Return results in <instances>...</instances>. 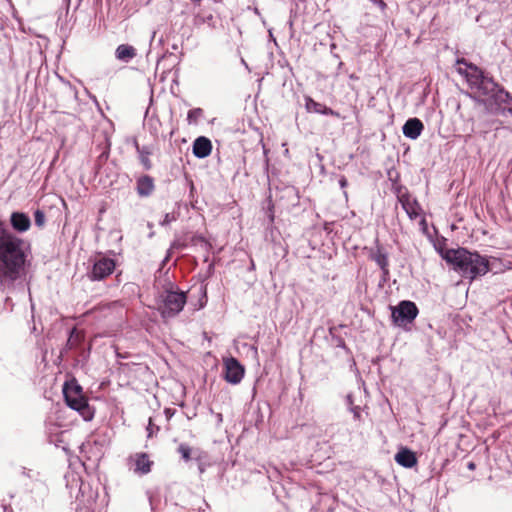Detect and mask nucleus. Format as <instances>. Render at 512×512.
Wrapping results in <instances>:
<instances>
[{
    "label": "nucleus",
    "instance_id": "1",
    "mask_svg": "<svg viewBox=\"0 0 512 512\" xmlns=\"http://www.w3.org/2000/svg\"><path fill=\"white\" fill-rule=\"evenodd\" d=\"M26 261L25 242L0 229V288L6 290L21 277Z\"/></svg>",
    "mask_w": 512,
    "mask_h": 512
},
{
    "label": "nucleus",
    "instance_id": "2",
    "mask_svg": "<svg viewBox=\"0 0 512 512\" xmlns=\"http://www.w3.org/2000/svg\"><path fill=\"white\" fill-rule=\"evenodd\" d=\"M458 64H463L466 69L461 67L458 72L464 75L470 89L479 96L487 97V100H478L486 106V109L494 114L500 110L501 101L509 97V92L502 86L484 74V72L472 63H468L464 58L457 61Z\"/></svg>",
    "mask_w": 512,
    "mask_h": 512
},
{
    "label": "nucleus",
    "instance_id": "3",
    "mask_svg": "<svg viewBox=\"0 0 512 512\" xmlns=\"http://www.w3.org/2000/svg\"><path fill=\"white\" fill-rule=\"evenodd\" d=\"M442 258L463 278L473 281L490 270L489 260L478 252L465 248L447 249L441 253Z\"/></svg>",
    "mask_w": 512,
    "mask_h": 512
},
{
    "label": "nucleus",
    "instance_id": "4",
    "mask_svg": "<svg viewBox=\"0 0 512 512\" xmlns=\"http://www.w3.org/2000/svg\"><path fill=\"white\" fill-rule=\"evenodd\" d=\"M186 301L185 292L169 283L168 287L164 288L158 295V310L163 318L175 317L183 310Z\"/></svg>",
    "mask_w": 512,
    "mask_h": 512
},
{
    "label": "nucleus",
    "instance_id": "5",
    "mask_svg": "<svg viewBox=\"0 0 512 512\" xmlns=\"http://www.w3.org/2000/svg\"><path fill=\"white\" fill-rule=\"evenodd\" d=\"M63 395L67 406L79 412L85 421L93 419L94 410L89 406L87 399L82 393V388L79 385L65 383L63 386Z\"/></svg>",
    "mask_w": 512,
    "mask_h": 512
},
{
    "label": "nucleus",
    "instance_id": "6",
    "mask_svg": "<svg viewBox=\"0 0 512 512\" xmlns=\"http://www.w3.org/2000/svg\"><path fill=\"white\" fill-rule=\"evenodd\" d=\"M392 321L399 327L411 324L417 317L419 310L416 304L409 300H403L395 307H392Z\"/></svg>",
    "mask_w": 512,
    "mask_h": 512
},
{
    "label": "nucleus",
    "instance_id": "7",
    "mask_svg": "<svg viewBox=\"0 0 512 512\" xmlns=\"http://www.w3.org/2000/svg\"><path fill=\"white\" fill-rule=\"evenodd\" d=\"M115 261L105 256H99L95 259L88 277L92 281H100L113 273L115 270Z\"/></svg>",
    "mask_w": 512,
    "mask_h": 512
},
{
    "label": "nucleus",
    "instance_id": "8",
    "mask_svg": "<svg viewBox=\"0 0 512 512\" xmlns=\"http://www.w3.org/2000/svg\"><path fill=\"white\" fill-rule=\"evenodd\" d=\"M244 367L234 357L224 359V379L230 384H238L244 377Z\"/></svg>",
    "mask_w": 512,
    "mask_h": 512
},
{
    "label": "nucleus",
    "instance_id": "9",
    "mask_svg": "<svg viewBox=\"0 0 512 512\" xmlns=\"http://www.w3.org/2000/svg\"><path fill=\"white\" fill-rule=\"evenodd\" d=\"M212 151V142L205 136L197 137L192 146V152L195 157L203 159L208 157Z\"/></svg>",
    "mask_w": 512,
    "mask_h": 512
},
{
    "label": "nucleus",
    "instance_id": "10",
    "mask_svg": "<svg viewBox=\"0 0 512 512\" xmlns=\"http://www.w3.org/2000/svg\"><path fill=\"white\" fill-rule=\"evenodd\" d=\"M424 129L422 121L418 118H409L402 127V132L405 137L415 140L417 139Z\"/></svg>",
    "mask_w": 512,
    "mask_h": 512
},
{
    "label": "nucleus",
    "instance_id": "11",
    "mask_svg": "<svg viewBox=\"0 0 512 512\" xmlns=\"http://www.w3.org/2000/svg\"><path fill=\"white\" fill-rule=\"evenodd\" d=\"M398 200L411 220H414L419 216L420 206L408 193L399 195Z\"/></svg>",
    "mask_w": 512,
    "mask_h": 512
},
{
    "label": "nucleus",
    "instance_id": "12",
    "mask_svg": "<svg viewBox=\"0 0 512 512\" xmlns=\"http://www.w3.org/2000/svg\"><path fill=\"white\" fill-rule=\"evenodd\" d=\"M305 108L310 113L339 117L338 112L334 111L333 109L327 107L322 103L314 101L311 97H306Z\"/></svg>",
    "mask_w": 512,
    "mask_h": 512
},
{
    "label": "nucleus",
    "instance_id": "13",
    "mask_svg": "<svg viewBox=\"0 0 512 512\" xmlns=\"http://www.w3.org/2000/svg\"><path fill=\"white\" fill-rule=\"evenodd\" d=\"M10 223L13 229L18 232L27 231L31 225L29 216L23 212H13L10 217Z\"/></svg>",
    "mask_w": 512,
    "mask_h": 512
},
{
    "label": "nucleus",
    "instance_id": "14",
    "mask_svg": "<svg viewBox=\"0 0 512 512\" xmlns=\"http://www.w3.org/2000/svg\"><path fill=\"white\" fill-rule=\"evenodd\" d=\"M395 461L405 468H412L417 464L415 453L408 448H401L395 455Z\"/></svg>",
    "mask_w": 512,
    "mask_h": 512
},
{
    "label": "nucleus",
    "instance_id": "15",
    "mask_svg": "<svg viewBox=\"0 0 512 512\" xmlns=\"http://www.w3.org/2000/svg\"><path fill=\"white\" fill-rule=\"evenodd\" d=\"M136 184V191L141 197L150 196L155 188L154 180L149 175L139 177Z\"/></svg>",
    "mask_w": 512,
    "mask_h": 512
},
{
    "label": "nucleus",
    "instance_id": "16",
    "mask_svg": "<svg viewBox=\"0 0 512 512\" xmlns=\"http://www.w3.org/2000/svg\"><path fill=\"white\" fill-rule=\"evenodd\" d=\"M136 54V49L129 44H121L115 50L116 59L124 63H129Z\"/></svg>",
    "mask_w": 512,
    "mask_h": 512
},
{
    "label": "nucleus",
    "instance_id": "17",
    "mask_svg": "<svg viewBox=\"0 0 512 512\" xmlns=\"http://www.w3.org/2000/svg\"><path fill=\"white\" fill-rule=\"evenodd\" d=\"M132 459L135 462L134 472L147 474L151 471L152 462L146 453H137Z\"/></svg>",
    "mask_w": 512,
    "mask_h": 512
},
{
    "label": "nucleus",
    "instance_id": "18",
    "mask_svg": "<svg viewBox=\"0 0 512 512\" xmlns=\"http://www.w3.org/2000/svg\"><path fill=\"white\" fill-rule=\"evenodd\" d=\"M138 153L140 154V161L145 169L149 170L152 166L151 161L149 159L150 150L147 146L139 147L136 146Z\"/></svg>",
    "mask_w": 512,
    "mask_h": 512
},
{
    "label": "nucleus",
    "instance_id": "19",
    "mask_svg": "<svg viewBox=\"0 0 512 512\" xmlns=\"http://www.w3.org/2000/svg\"><path fill=\"white\" fill-rule=\"evenodd\" d=\"M372 259L381 268L389 267L388 256L380 248L372 255Z\"/></svg>",
    "mask_w": 512,
    "mask_h": 512
},
{
    "label": "nucleus",
    "instance_id": "20",
    "mask_svg": "<svg viewBox=\"0 0 512 512\" xmlns=\"http://www.w3.org/2000/svg\"><path fill=\"white\" fill-rule=\"evenodd\" d=\"M202 116L203 110L201 108H193L188 111L187 121L189 122V124H197Z\"/></svg>",
    "mask_w": 512,
    "mask_h": 512
},
{
    "label": "nucleus",
    "instance_id": "21",
    "mask_svg": "<svg viewBox=\"0 0 512 512\" xmlns=\"http://www.w3.org/2000/svg\"><path fill=\"white\" fill-rule=\"evenodd\" d=\"M178 452L185 461H189L192 458V448L186 443H181L178 446Z\"/></svg>",
    "mask_w": 512,
    "mask_h": 512
},
{
    "label": "nucleus",
    "instance_id": "22",
    "mask_svg": "<svg viewBox=\"0 0 512 512\" xmlns=\"http://www.w3.org/2000/svg\"><path fill=\"white\" fill-rule=\"evenodd\" d=\"M213 16L212 14H208V15H201V14H197L194 18V25L196 26H200L204 23H208L209 26H212L213 25Z\"/></svg>",
    "mask_w": 512,
    "mask_h": 512
},
{
    "label": "nucleus",
    "instance_id": "23",
    "mask_svg": "<svg viewBox=\"0 0 512 512\" xmlns=\"http://www.w3.org/2000/svg\"><path fill=\"white\" fill-rule=\"evenodd\" d=\"M191 242L193 245H201L206 251L210 248V244L202 235H194L191 238Z\"/></svg>",
    "mask_w": 512,
    "mask_h": 512
},
{
    "label": "nucleus",
    "instance_id": "24",
    "mask_svg": "<svg viewBox=\"0 0 512 512\" xmlns=\"http://www.w3.org/2000/svg\"><path fill=\"white\" fill-rule=\"evenodd\" d=\"M79 341H80V335L76 332V329L74 328V329H72V330L70 331V335H69V338H68V340H67V347L71 349V348H73V347L77 344V342H79Z\"/></svg>",
    "mask_w": 512,
    "mask_h": 512
},
{
    "label": "nucleus",
    "instance_id": "25",
    "mask_svg": "<svg viewBox=\"0 0 512 512\" xmlns=\"http://www.w3.org/2000/svg\"><path fill=\"white\" fill-rule=\"evenodd\" d=\"M160 430V427L155 425L152 421V418H149L148 425L146 427L147 431V437L152 438L154 435H156Z\"/></svg>",
    "mask_w": 512,
    "mask_h": 512
},
{
    "label": "nucleus",
    "instance_id": "26",
    "mask_svg": "<svg viewBox=\"0 0 512 512\" xmlns=\"http://www.w3.org/2000/svg\"><path fill=\"white\" fill-rule=\"evenodd\" d=\"M34 221L36 226L43 227L45 224V213L42 210L37 209L34 212Z\"/></svg>",
    "mask_w": 512,
    "mask_h": 512
},
{
    "label": "nucleus",
    "instance_id": "27",
    "mask_svg": "<svg viewBox=\"0 0 512 512\" xmlns=\"http://www.w3.org/2000/svg\"><path fill=\"white\" fill-rule=\"evenodd\" d=\"M502 104H508V105L512 104V95L510 93H509V97L507 99H504V101H501V105ZM505 113H508L512 116V107H508L507 109L500 107V110H498L497 114H505Z\"/></svg>",
    "mask_w": 512,
    "mask_h": 512
},
{
    "label": "nucleus",
    "instance_id": "28",
    "mask_svg": "<svg viewBox=\"0 0 512 512\" xmlns=\"http://www.w3.org/2000/svg\"><path fill=\"white\" fill-rule=\"evenodd\" d=\"M177 217L174 213H166L164 215V218L162 221H160V225L161 226H167L169 225L170 223L176 221Z\"/></svg>",
    "mask_w": 512,
    "mask_h": 512
},
{
    "label": "nucleus",
    "instance_id": "29",
    "mask_svg": "<svg viewBox=\"0 0 512 512\" xmlns=\"http://www.w3.org/2000/svg\"><path fill=\"white\" fill-rule=\"evenodd\" d=\"M490 130V126H481L480 124H473L472 131L475 133L486 134Z\"/></svg>",
    "mask_w": 512,
    "mask_h": 512
},
{
    "label": "nucleus",
    "instance_id": "30",
    "mask_svg": "<svg viewBox=\"0 0 512 512\" xmlns=\"http://www.w3.org/2000/svg\"><path fill=\"white\" fill-rule=\"evenodd\" d=\"M351 413H353V417L355 420H360L361 418V408L360 406L351 407L349 410Z\"/></svg>",
    "mask_w": 512,
    "mask_h": 512
},
{
    "label": "nucleus",
    "instance_id": "31",
    "mask_svg": "<svg viewBox=\"0 0 512 512\" xmlns=\"http://www.w3.org/2000/svg\"><path fill=\"white\" fill-rule=\"evenodd\" d=\"M175 248H176V249H182V248H184V245H183V244H180V243H178V242H174V243L171 245L170 249L168 250L167 256H166V258H165V260H164V261H167V260H168V258H169V257H170V255H171V251H172V249H175Z\"/></svg>",
    "mask_w": 512,
    "mask_h": 512
},
{
    "label": "nucleus",
    "instance_id": "32",
    "mask_svg": "<svg viewBox=\"0 0 512 512\" xmlns=\"http://www.w3.org/2000/svg\"><path fill=\"white\" fill-rule=\"evenodd\" d=\"M346 404H347L349 410L351 409V407H355L356 406V405H354L352 394H348L346 396Z\"/></svg>",
    "mask_w": 512,
    "mask_h": 512
},
{
    "label": "nucleus",
    "instance_id": "33",
    "mask_svg": "<svg viewBox=\"0 0 512 512\" xmlns=\"http://www.w3.org/2000/svg\"><path fill=\"white\" fill-rule=\"evenodd\" d=\"M338 183L342 189H345L348 186V181L345 176H340Z\"/></svg>",
    "mask_w": 512,
    "mask_h": 512
},
{
    "label": "nucleus",
    "instance_id": "34",
    "mask_svg": "<svg viewBox=\"0 0 512 512\" xmlns=\"http://www.w3.org/2000/svg\"><path fill=\"white\" fill-rule=\"evenodd\" d=\"M382 11H384L387 7L386 3L383 0H372Z\"/></svg>",
    "mask_w": 512,
    "mask_h": 512
},
{
    "label": "nucleus",
    "instance_id": "35",
    "mask_svg": "<svg viewBox=\"0 0 512 512\" xmlns=\"http://www.w3.org/2000/svg\"><path fill=\"white\" fill-rule=\"evenodd\" d=\"M381 271H382V279H383V281H386L389 277V268L388 267L381 268Z\"/></svg>",
    "mask_w": 512,
    "mask_h": 512
},
{
    "label": "nucleus",
    "instance_id": "36",
    "mask_svg": "<svg viewBox=\"0 0 512 512\" xmlns=\"http://www.w3.org/2000/svg\"><path fill=\"white\" fill-rule=\"evenodd\" d=\"M174 410L170 409V408H166L164 410V413L166 415V418L169 420L173 415H174Z\"/></svg>",
    "mask_w": 512,
    "mask_h": 512
},
{
    "label": "nucleus",
    "instance_id": "37",
    "mask_svg": "<svg viewBox=\"0 0 512 512\" xmlns=\"http://www.w3.org/2000/svg\"><path fill=\"white\" fill-rule=\"evenodd\" d=\"M196 460L198 461V470H199V473L202 474L204 473L205 471V465L200 461L199 458H196Z\"/></svg>",
    "mask_w": 512,
    "mask_h": 512
},
{
    "label": "nucleus",
    "instance_id": "38",
    "mask_svg": "<svg viewBox=\"0 0 512 512\" xmlns=\"http://www.w3.org/2000/svg\"><path fill=\"white\" fill-rule=\"evenodd\" d=\"M467 467H468L469 470H474L476 468V465H475L474 462H469Z\"/></svg>",
    "mask_w": 512,
    "mask_h": 512
},
{
    "label": "nucleus",
    "instance_id": "39",
    "mask_svg": "<svg viewBox=\"0 0 512 512\" xmlns=\"http://www.w3.org/2000/svg\"><path fill=\"white\" fill-rule=\"evenodd\" d=\"M178 48H179V47H178V45H177V44H173V45H172V49H173V50H178Z\"/></svg>",
    "mask_w": 512,
    "mask_h": 512
},
{
    "label": "nucleus",
    "instance_id": "40",
    "mask_svg": "<svg viewBox=\"0 0 512 512\" xmlns=\"http://www.w3.org/2000/svg\"><path fill=\"white\" fill-rule=\"evenodd\" d=\"M343 195H344V197H345L346 199H348V193H347V191H346V190H344V191H343Z\"/></svg>",
    "mask_w": 512,
    "mask_h": 512
},
{
    "label": "nucleus",
    "instance_id": "41",
    "mask_svg": "<svg viewBox=\"0 0 512 512\" xmlns=\"http://www.w3.org/2000/svg\"><path fill=\"white\" fill-rule=\"evenodd\" d=\"M4 512H9L6 506H4Z\"/></svg>",
    "mask_w": 512,
    "mask_h": 512
}]
</instances>
